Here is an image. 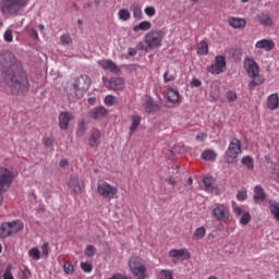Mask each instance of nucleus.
<instances>
[{"label": "nucleus", "mask_w": 279, "mask_h": 279, "mask_svg": "<svg viewBox=\"0 0 279 279\" xmlns=\"http://www.w3.org/2000/svg\"><path fill=\"white\" fill-rule=\"evenodd\" d=\"M159 279H173V271H171V270H161L159 272Z\"/></svg>", "instance_id": "09e8293b"}, {"label": "nucleus", "mask_w": 279, "mask_h": 279, "mask_svg": "<svg viewBox=\"0 0 279 279\" xmlns=\"http://www.w3.org/2000/svg\"><path fill=\"white\" fill-rule=\"evenodd\" d=\"M138 53V51L135 48H129V56L134 57Z\"/></svg>", "instance_id": "e2e57ef3"}, {"label": "nucleus", "mask_w": 279, "mask_h": 279, "mask_svg": "<svg viewBox=\"0 0 279 279\" xmlns=\"http://www.w3.org/2000/svg\"><path fill=\"white\" fill-rule=\"evenodd\" d=\"M257 21L265 27H271V25H274V20L268 14L258 15Z\"/></svg>", "instance_id": "2f4dec72"}, {"label": "nucleus", "mask_w": 279, "mask_h": 279, "mask_svg": "<svg viewBox=\"0 0 279 279\" xmlns=\"http://www.w3.org/2000/svg\"><path fill=\"white\" fill-rule=\"evenodd\" d=\"M267 199V194H265V190L260 185H256L254 187L253 201L255 204H263V202Z\"/></svg>", "instance_id": "5701e85b"}, {"label": "nucleus", "mask_w": 279, "mask_h": 279, "mask_svg": "<svg viewBox=\"0 0 279 279\" xmlns=\"http://www.w3.org/2000/svg\"><path fill=\"white\" fill-rule=\"evenodd\" d=\"M211 215L216 221H226L230 219V207L226 204L217 203L211 210Z\"/></svg>", "instance_id": "1a4fd4ad"}, {"label": "nucleus", "mask_w": 279, "mask_h": 279, "mask_svg": "<svg viewBox=\"0 0 279 279\" xmlns=\"http://www.w3.org/2000/svg\"><path fill=\"white\" fill-rule=\"evenodd\" d=\"M269 206L271 215H274L275 219L279 221V204L274 201H270Z\"/></svg>", "instance_id": "58836bf2"}, {"label": "nucleus", "mask_w": 279, "mask_h": 279, "mask_svg": "<svg viewBox=\"0 0 279 279\" xmlns=\"http://www.w3.org/2000/svg\"><path fill=\"white\" fill-rule=\"evenodd\" d=\"M165 31L157 29V31H149L144 36V43L146 45L145 51H151L154 49H160L162 47V40H165Z\"/></svg>", "instance_id": "7ed1b4c3"}, {"label": "nucleus", "mask_w": 279, "mask_h": 279, "mask_svg": "<svg viewBox=\"0 0 279 279\" xmlns=\"http://www.w3.org/2000/svg\"><path fill=\"white\" fill-rule=\"evenodd\" d=\"M27 254H28V258L31 260H35V263L40 260L43 256L44 258H47L49 256V243L45 242L41 245V251L38 246H34L31 250H28Z\"/></svg>", "instance_id": "9b49d317"}, {"label": "nucleus", "mask_w": 279, "mask_h": 279, "mask_svg": "<svg viewBox=\"0 0 279 279\" xmlns=\"http://www.w3.org/2000/svg\"><path fill=\"white\" fill-rule=\"evenodd\" d=\"M226 57L225 56H216L214 63L207 66V72L211 75H221V73H226Z\"/></svg>", "instance_id": "9d476101"}, {"label": "nucleus", "mask_w": 279, "mask_h": 279, "mask_svg": "<svg viewBox=\"0 0 279 279\" xmlns=\"http://www.w3.org/2000/svg\"><path fill=\"white\" fill-rule=\"evenodd\" d=\"M226 97L228 101H236V93L234 92H228Z\"/></svg>", "instance_id": "4d7b16f0"}, {"label": "nucleus", "mask_w": 279, "mask_h": 279, "mask_svg": "<svg viewBox=\"0 0 279 279\" xmlns=\"http://www.w3.org/2000/svg\"><path fill=\"white\" fill-rule=\"evenodd\" d=\"M244 71H246L248 77H252V80H256V77L260 75V68L258 66V63L250 57L244 59Z\"/></svg>", "instance_id": "f8f14e48"}, {"label": "nucleus", "mask_w": 279, "mask_h": 279, "mask_svg": "<svg viewBox=\"0 0 279 279\" xmlns=\"http://www.w3.org/2000/svg\"><path fill=\"white\" fill-rule=\"evenodd\" d=\"M131 10L133 12L134 19H136L137 21H141V19H143V8L141 7V4H133L131 7Z\"/></svg>", "instance_id": "f704fd0d"}, {"label": "nucleus", "mask_w": 279, "mask_h": 279, "mask_svg": "<svg viewBox=\"0 0 279 279\" xmlns=\"http://www.w3.org/2000/svg\"><path fill=\"white\" fill-rule=\"evenodd\" d=\"M63 271L66 274V276H71L75 271V267L70 262H65L63 265Z\"/></svg>", "instance_id": "ea45409f"}, {"label": "nucleus", "mask_w": 279, "mask_h": 279, "mask_svg": "<svg viewBox=\"0 0 279 279\" xmlns=\"http://www.w3.org/2000/svg\"><path fill=\"white\" fill-rule=\"evenodd\" d=\"M197 56H208V44L202 40L196 47Z\"/></svg>", "instance_id": "72a5a7b5"}, {"label": "nucleus", "mask_w": 279, "mask_h": 279, "mask_svg": "<svg viewBox=\"0 0 279 279\" xmlns=\"http://www.w3.org/2000/svg\"><path fill=\"white\" fill-rule=\"evenodd\" d=\"M73 121V113L69 111H61L59 113V128L60 130H69V123Z\"/></svg>", "instance_id": "6ab92c4d"}, {"label": "nucleus", "mask_w": 279, "mask_h": 279, "mask_svg": "<svg viewBox=\"0 0 279 279\" xmlns=\"http://www.w3.org/2000/svg\"><path fill=\"white\" fill-rule=\"evenodd\" d=\"M10 230H11V235L16 234L17 232H21L23 228H25V225H23V221L21 220H14L9 222Z\"/></svg>", "instance_id": "c756f323"}, {"label": "nucleus", "mask_w": 279, "mask_h": 279, "mask_svg": "<svg viewBox=\"0 0 279 279\" xmlns=\"http://www.w3.org/2000/svg\"><path fill=\"white\" fill-rule=\"evenodd\" d=\"M205 191L213 195H221V190L218 184H215V180L211 177H205L203 179Z\"/></svg>", "instance_id": "f3484780"}, {"label": "nucleus", "mask_w": 279, "mask_h": 279, "mask_svg": "<svg viewBox=\"0 0 279 279\" xmlns=\"http://www.w3.org/2000/svg\"><path fill=\"white\" fill-rule=\"evenodd\" d=\"M69 189L80 195L84 192L85 185L84 181L80 180L78 175H72L68 182Z\"/></svg>", "instance_id": "4468645a"}, {"label": "nucleus", "mask_w": 279, "mask_h": 279, "mask_svg": "<svg viewBox=\"0 0 279 279\" xmlns=\"http://www.w3.org/2000/svg\"><path fill=\"white\" fill-rule=\"evenodd\" d=\"M209 97L213 99V101H217V99L221 97V88L219 87V84L213 83L210 85Z\"/></svg>", "instance_id": "cd10ccee"}, {"label": "nucleus", "mask_w": 279, "mask_h": 279, "mask_svg": "<svg viewBox=\"0 0 279 279\" xmlns=\"http://www.w3.org/2000/svg\"><path fill=\"white\" fill-rule=\"evenodd\" d=\"M108 114V109L106 107H96L89 111L90 119H102Z\"/></svg>", "instance_id": "393cba45"}, {"label": "nucleus", "mask_w": 279, "mask_h": 279, "mask_svg": "<svg viewBox=\"0 0 279 279\" xmlns=\"http://www.w3.org/2000/svg\"><path fill=\"white\" fill-rule=\"evenodd\" d=\"M272 178H274V180H275L276 182L279 183V171L276 172L275 174H272Z\"/></svg>", "instance_id": "338daca9"}, {"label": "nucleus", "mask_w": 279, "mask_h": 279, "mask_svg": "<svg viewBox=\"0 0 279 279\" xmlns=\"http://www.w3.org/2000/svg\"><path fill=\"white\" fill-rule=\"evenodd\" d=\"M84 134H86V122L82 121L81 123H78L77 125V130H76V136H83Z\"/></svg>", "instance_id": "c03bdc74"}, {"label": "nucleus", "mask_w": 279, "mask_h": 279, "mask_svg": "<svg viewBox=\"0 0 279 279\" xmlns=\"http://www.w3.org/2000/svg\"><path fill=\"white\" fill-rule=\"evenodd\" d=\"M20 278L21 279H31L32 278V271L27 266H24L23 269L20 270Z\"/></svg>", "instance_id": "37998d69"}, {"label": "nucleus", "mask_w": 279, "mask_h": 279, "mask_svg": "<svg viewBox=\"0 0 279 279\" xmlns=\"http://www.w3.org/2000/svg\"><path fill=\"white\" fill-rule=\"evenodd\" d=\"M80 267L84 274H90L93 271V264L89 262H81Z\"/></svg>", "instance_id": "a19ab883"}, {"label": "nucleus", "mask_w": 279, "mask_h": 279, "mask_svg": "<svg viewBox=\"0 0 279 279\" xmlns=\"http://www.w3.org/2000/svg\"><path fill=\"white\" fill-rule=\"evenodd\" d=\"M100 141H101V131L100 130L92 131L88 137L89 147H99V144L101 143Z\"/></svg>", "instance_id": "b1692460"}, {"label": "nucleus", "mask_w": 279, "mask_h": 279, "mask_svg": "<svg viewBox=\"0 0 279 279\" xmlns=\"http://www.w3.org/2000/svg\"><path fill=\"white\" fill-rule=\"evenodd\" d=\"M105 106H116L117 104V97L112 96V95H107L105 97Z\"/></svg>", "instance_id": "de8ad7c7"}, {"label": "nucleus", "mask_w": 279, "mask_h": 279, "mask_svg": "<svg viewBox=\"0 0 279 279\" xmlns=\"http://www.w3.org/2000/svg\"><path fill=\"white\" fill-rule=\"evenodd\" d=\"M242 165H245L247 169H254V160L250 156L242 158Z\"/></svg>", "instance_id": "a18cd8bd"}, {"label": "nucleus", "mask_w": 279, "mask_h": 279, "mask_svg": "<svg viewBox=\"0 0 279 279\" xmlns=\"http://www.w3.org/2000/svg\"><path fill=\"white\" fill-rule=\"evenodd\" d=\"M190 86L192 88H199V86H202V81H199L198 78H193L190 83Z\"/></svg>", "instance_id": "6e6d98bb"}, {"label": "nucleus", "mask_w": 279, "mask_h": 279, "mask_svg": "<svg viewBox=\"0 0 279 279\" xmlns=\"http://www.w3.org/2000/svg\"><path fill=\"white\" fill-rule=\"evenodd\" d=\"M145 108L146 112H154V101H151V98L146 99Z\"/></svg>", "instance_id": "5fc2aeb1"}, {"label": "nucleus", "mask_w": 279, "mask_h": 279, "mask_svg": "<svg viewBox=\"0 0 279 279\" xmlns=\"http://www.w3.org/2000/svg\"><path fill=\"white\" fill-rule=\"evenodd\" d=\"M8 190H3V187H0V204H3V193H5Z\"/></svg>", "instance_id": "0e129e2a"}, {"label": "nucleus", "mask_w": 279, "mask_h": 279, "mask_svg": "<svg viewBox=\"0 0 279 279\" xmlns=\"http://www.w3.org/2000/svg\"><path fill=\"white\" fill-rule=\"evenodd\" d=\"M267 106L269 110H278L279 97L278 94H271L267 98Z\"/></svg>", "instance_id": "c85d7f7f"}, {"label": "nucleus", "mask_w": 279, "mask_h": 279, "mask_svg": "<svg viewBox=\"0 0 279 279\" xmlns=\"http://www.w3.org/2000/svg\"><path fill=\"white\" fill-rule=\"evenodd\" d=\"M206 236V228L199 227L193 233L194 241H202V239Z\"/></svg>", "instance_id": "4c0bfd02"}, {"label": "nucleus", "mask_w": 279, "mask_h": 279, "mask_svg": "<svg viewBox=\"0 0 279 279\" xmlns=\"http://www.w3.org/2000/svg\"><path fill=\"white\" fill-rule=\"evenodd\" d=\"M208 135H206V133H199L197 136H196V141H206Z\"/></svg>", "instance_id": "052dcab7"}, {"label": "nucleus", "mask_w": 279, "mask_h": 279, "mask_svg": "<svg viewBox=\"0 0 279 279\" xmlns=\"http://www.w3.org/2000/svg\"><path fill=\"white\" fill-rule=\"evenodd\" d=\"M28 3L29 0H1L0 10L3 14H19Z\"/></svg>", "instance_id": "20e7f679"}, {"label": "nucleus", "mask_w": 279, "mask_h": 279, "mask_svg": "<svg viewBox=\"0 0 279 279\" xmlns=\"http://www.w3.org/2000/svg\"><path fill=\"white\" fill-rule=\"evenodd\" d=\"M276 48L274 39H260L255 43V49H262V51H271Z\"/></svg>", "instance_id": "412c9836"}, {"label": "nucleus", "mask_w": 279, "mask_h": 279, "mask_svg": "<svg viewBox=\"0 0 279 279\" xmlns=\"http://www.w3.org/2000/svg\"><path fill=\"white\" fill-rule=\"evenodd\" d=\"M43 144L45 147H51L53 145V140L51 137H45L43 140Z\"/></svg>", "instance_id": "bf43d9fd"}, {"label": "nucleus", "mask_w": 279, "mask_h": 279, "mask_svg": "<svg viewBox=\"0 0 279 279\" xmlns=\"http://www.w3.org/2000/svg\"><path fill=\"white\" fill-rule=\"evenodd\" d=\"M263 83V78H260V76L253 78L250 83H248V88H256V86H258V84Z\"/></svg>", "instance_id": "864d4df0"}, {"label": "nucleus", "mask_w": 279, "mask_h": 279, "mask_svg": "<svg viewBox=\"0 0 279 279\" xmlns=\"http://www.w3.org/2000/svg\"><path fill=\"white\" fill-rule=\"evenodd\" d=\"M203 160H217V153L213 149H206L202 154Z\"/></svg>", "instance_id": "c9c22d12"}, {"label": "nucleus", "mask_w": 279, "mask_h": 279, "mask_svg": "<svg viewBox=\"0 0 279 279\" xmlns=\"http://www.w3.org/2000/svg\"><path fill=\"white\" fill-rule=\"evenodd\" d=\"M175 77H178V72L175 68H168L163 73V82L165 84H169V82H175Z\"/></svg>", "instance_id": "bb28decb"}, {"label": "nucleus", "mask_w": 279, "mask_h": 279, "mask_svg": "<svg viewBox=\"0 0 279 279\" xmlns=\"http://www.w3.org/2000/svg\"><path fill=\"white\" fill-rule=\"evenodd\" d=\"M29 36L34 38V40H38V32H36V29H32Z\"/></svg>", "instance_id": "680f3d73"}, {"label": "nucleus", "mask_w": 279, "mask_h": 279, "mask_svg": "<svg viewBox=\"0 0 279 279\" xmlns=\"http://www.w3.org/2000/svg\"><path fill=\"white\" fill-rule=\"evenodd\" d=\"M236 199L239 202H245L247 199V190H241L236 194Z\"/></svg>", "instance_id": "603ef678"}, {"label": "nucleus", "mask_w": 279, "mask_h": 279, "mask_svg": "<svg viewBox=\"0 0 279 279\" xmlns=\"http://www.w3.org/2000/svg\"><path fill=\"white\" fill-rule=\"evenodd\" d=\"M104 84L109 90H123L125 88V80L123 77L104 78Z\"/></svg>", "instance_id": "ddd939ff"}, {"label": "nucleus", "mask_w": 279, "mask_h": 279, "mask_svg": "<svg viewBox=\"0 0 279 279\" xmlns=\"http://www.w3.org/2000/svg\"><path fill=\"white\" fill-rule=\"evenodd\" d=\"M241 140L236 137L231 138L228 149L225 153V162L228 165H234V162H238L239 156H241Z\"/></svg>", "instance_id": "39448f33"}, {"label": "nucleus", "mask_w": 279, "mask_h": 279, "mask_svg": "<svg viewBox=\"0 0 279 279\" xmlns=\"http://www.w3.org/2000/svg\"><path fill=\"white\" fill-rule=\"evenodd\" d=\"M151 29V22L142 21L140 24L133 26V32H149Z\"/></svg>", "instance_id": "7c9ffc66"}, {"label": "nucleus", "mask_w": 279, "mask_h": 279, "mask_svg": "<svg viewBox=\"0 0 279 279\" xmlns=\"http://www.w3.org/2000/svg\"><path fill=\"white\" fill-rule=\"evenodd\" d=\"M69 166V161L66 159H63L60 161V167H68Z\"/></svg>", "instance_id": "69168bd1"}, {"label": "nucleus", "mask_w": 279, "mask_h": 279, "mask_svg": "<svg viewBox=\"0 0 279 279\" xmlns=\"http://www.w3.org/2000/svg\"><path fill=\"white\" fill-rule=\"evenodd\" d=\"M118 17L120 21H130L132 19V13L128 9H120L118 11Z\"/></svg>", "instance_id": "e433bc0d"}, {"label": "nucleus", "mask_w": 279, "mask_h": 279, "mask_svg": "<svg viewBox=\"0 0 279 279\" xmlns=\"http://www.w3.org/2000/svg\"><path fill=\"white\" fill-rule=\"evenodd\" d=\"M233 213L235 217H240L239 222L241 226H247L252 221V215L248 211H244L243 206H233Z\"/></svg>", "instance_id": "dca6fc26"}, {"label": "nucleus", "mask_w": 279, "mask_h": 279, "mask_svg": "<svg viewBox=\"0 0 279 279\" xmlns=\"http://www.w3.org/2000/svg\"><path fill=\"white\" fill-rule=\"evenodd\" d=\"M229 26L233 29H243L247 25V21L243 17H228Z\"/></svg>", "instance_id": "4be33fe9"}, {"label": "nucleus", "mask_w": 279, "mask_h": 279, "mask_svg": "<svg viewBox=\"0 0 279 279\" xmlns=\"http://www.w3.org/2000/svg\"><path fill=\"white\" fill-rule=\"evenodd\" d=\"M97 193L100 197H104V199H117L119 197V187L106 181H100L97 184Z\"/></svg>", "instance_id": "6e6552de"}, {"label": "nucleus", "mask_w": 279, "mask_h": 279, "mask_svg": "<svg viewBox=\"0 0 279 279\" xmlns=\"http://www.w3.org/2000/svg\"><path fill=\"white\" fill-rule=\"evenodd\" d=\"M12 269H14V267L9 264L2 275L3 279H14V275L12 274Z\"/></svg>", "instance_id": "79ce46f5"}, {"label": "nucleus", "mask_w": 279, "mask_h": 279, "mask_svg": "<svg viewBox=\"0 0 279 279\" xmlns=\"http://www.w3.org/2000/svg\"><path fill=\"white\" fill-rule=\"evenodd\" d=\"M141 121H143V118L138 114H135L131 118V124L129 128L130 136H132L138 130V126L141 125Z\"/></svg>", "instance_id": "a878e982"}, {"label": "nucleus", "mask_w": 279, "mask_h": 279, "mask_svg": "<svg viewBox=\"0 0 279 279\" xmlns=\"http://www.w3.org/2000/svg\"><path fill=\"white\" fill-rule=\"evenodd\" d=\"M168 184H171L172 186H175V180L169 179L168 180Z\"/></svg>", "instance_id": "774afa93"}, {"label": "nucleus", "mask_w": 279, "mask_h": 279, "mask_svg": "<svg viewBox=\"0 0 279 279\" xmlns=\"http://www.w3.org/2000/svg\"><path fill=\"white\" fill-rule=\"evenodd\" d=\"M60 41L62 45H71V37L69 35H62Z\"/></svg>", "instance_id": "13d9d810"}, {"label": "nucleus", "mask_w": 279, "mask_h": 279, "mask_svg": "<svg viewBox=\"0 0 279 279\" xmlns=\"http://www.w3.org/2000/svg\"><path fill=\"white\" fill-rule=\"evenodd\" d=\"M144 14L149 19L156 16V7L148 5L144 9Z\"/></svg>", "instance_id": "49530a36"}, {"label": "nucleus", "mask_w": 279, "mask_h": 279, "mask_svg": "<svg viewBox=\"0 0 279 279\" xmlns=\"http://www.w3.org/2000/svg\"><path fill=\"white\" fill-rule=\"evenodd\" d=\"M170 258L180 260H189L191 258V252L187 248H172L169 251Z\"/></svg>", "instance_id": "a211bd4d"}, {"label": "nucleus", "mask_w": 279, "mask_h": 279, "mask_svg": "<svg viewBox=\"0 0 279 279\" xmlns=\"http://www.w3.org/2000/svg\"><path fill=\"white\" fill-rule=\"evenodd\" d=\"M0 70L5 71L9 77L8 88L11 95H25L29 90V78L23 71L21 62L16 61L14 53L0 52Z\"/></svg>", "instance_id": "f257e3e1"}, {"label": "nucleus", "mask_w": 279, "mask_h": 279, "mask_svg": "<svg viewBox=\"0 0 279 279\" xmlns=\"http://www.w3.org/2000/svg\"><path fill=\"white\" fill-rule=\"evenodd\" d=\"M7 236H12V231L9 222H3L0 226V239H7Z\"/></svg>", "instance_id": "473e14b6"}, {"label": "nucleus", "mask_w": 279, "mask_h": 279, "mask_svg": "<svg viewBox=\"0 0 279 279\" xmlns=\"http://www.w3.org/2000/svg\"><path fill=\"white\" fill-rule=\"evenodd\" d=\"M167 99L169 104H173L174 106L182 104V96L180 95V92L173 87L167 89Z\"/></svg>", "instance_id": "aec40b11"}, {"label": "nucleus", "mask_w": 279, "mask_h": 279, "mask_svg": "<svg viewBox=\"0 0 279 279\" xmlns=\"http://www.w3.org/2000/svg\"><path fill=\"white\" fill-rule=\"evenodd\" d=\"M98 66L100 69H104V71H109L110 73H121V68L114 63V61L110 59H101L97 62Z\"/></svg>", "instance_id": "2eb2a0df"}, {"label": "nucleus", "mask_w": 279, "mask_h": 279, "mask_svg": "<svg viewBox=\"0 0 279 279\" xmlns=\"http://www.w3.org/2000/svg\"><path fill=\"white\" fill-rule=\"evenodd\" d=\"M97 252V248L93 245H87L85 247V256H88L89 258L93 257Z\"/></svg>", "instance_id": "8fccbe9b"}, {"label": "nucleus", "mask_w": 279, "mask_h": 279, "mask_svg": "<svg viewBox=\"0 0 279 279\" xmlns=\"http://www.w3.org/2000/svg\"><path fill=\"white\" fill-rule=\"evenodd\" d=\"M3 39L5 43H12L14 40V35L12 33V29H7L3 34Z\"/></svg>", "instance_id": "3c124183"}, {"label": "nucleus", "mask_w": 279, "mask_h": 279, "mask_svg": "<svg viewBox=\"0 0 279 279\" xmlns=\"http://www.w3.org/2000/svg\"><path fill=\"white\" fill-rule=\"evenodd\" d=\"M92 81L88 75L83 74L75 78L73 88L66 89V97L71 101L73 99H80L90 88Z\"/></svg>", "instance_id": "f03ea898"}, {"label": "nucleus", "mask_w": 279, "mask_h": 279, "mask_svg": "<svg viewBox=\"0 0 279 279\" xmlns=\"http://www.w3.org/2000/svg\"><path fill=\"white\" fill-rule=\"evenodd\" d=\"M17 175L19 171L5 166H0V189L8 191Z\"/></svg>", "instance_id": "0eeeda50"}, {"label": "nucleus", "mask_w": 279, "mask_h": 279, "mask_svg": "<svg viewBox=\"0 0 279 279\" xmlns=\"http://www.w3.org/2000/svg\"><path fill=\"white\" fill-rule=\"evenodd\" d=\"M129 269L136 279L147 278V267H145L143 258L138 256H133L129 259Z\"/></svg>", "instance_id": "423d86ee"}]
</instances>
